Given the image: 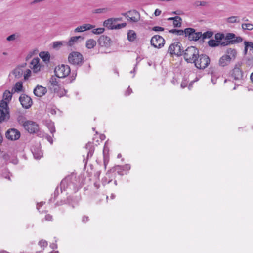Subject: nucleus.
Wrapping results in <instances>:
<instances>
[{"label": "nucleus", "mask_w": 253, "mask_h": 253, "mask_svg": "<svg viewBox=\"0 0 253 253\" xmlns=\"http://www.w3.org/2000/svg\"><path fill=\"white\" fill-rule=\"evenodd\" d=\"M199 51L195 46L188 47L183 51V56L184 60L190 63H194L199 57Z\"/></svg>", "instance_id": "1"}, {"label": "nucleus", "mask_w": 253, "mask_h": 253, "mask_svg": "<svg viewBox=\"0 0 253 253\" xmlns=\"http://www.w3.org/2000/svg\"><path fill=\"white\" fill-rule=\"evenodd\" d=\"M68 61L71 64L79 67L82 66L84 62L83 55L77 51H72L69 53Z\"/></svg>", "instance_id": "2"}, {"label": "nucleus", "mask_w": 253, "mask_h": 253, "mask_svg": "<svg viewBox=\"0 0 253 253\" xmlns=\"http://www.w3.org/2000/svg\"><path fill=\"white\" fill-rule=\"evenodd\" d=\"M10 110L5 101H0V123L7 121L10 119Z\"/></svg>", "instance_id": "3"}, {"label": "nucleus", "mask_w": 253, "mask_h": 253, "mask_svg": "<svg viewBox=\"0 0 253 253\" xmlns=\"http://www.w3.org/2000/svg\"><path fill=\"white\" fill-rule=\"evenodd\" d=\"M56 77V76H52L50 78L49 80L51 86L50 89L53 90L54 92L56 93L59 97H62L66 94V91L59 87L58 81Z\"/></svg>", "instance_id": "4"}, {"label": "nucleus", "mask_w": 253, "mask_h": 253, "mask_svg": "<svg viewBox=\"0 0 253 253\" xmlns=\"http://www.w3.org/2000/svg\"><path fill=\"white\" fill-rule=\"evenodd\" d=\"M210 59L205 54L199 55L197 60L194 63L195 67L198 69H204L209 65Z\"/></svg>", "instance_id": "5"}, {"label": "nucleus", "mask_w": 253, "mask_h": 253, "mask_svg": "<svg viewBox=\"0 0 253 253\" xmlns=\"http://www.w3.org/2000/svg\"><path fill=\"white\" fill-rule=\"evenodd\" d=\"M71 72L70 67L68 65L62 64L54 69L55 76L58 78H65Z\"/></svg>", "instance_id": "6"}, {"label": "nucleus", "mask_w": 253, "mask_h": 253, "mask_svg": "<svg viewBox=\"0 0 253 253\" xmlns=\"http://www.w3.org/2000/svg\"><path fill=\"white\" fill-rule=\"evenodd\" d=\"M183 48L181 43L179 42H175L170 44L168 49V52L171 55H175L177 56H180L183 54Z\"/></svg>", "instance_id": "7"}, {"label": "nucleus", "mask_w": 253, "mask_h": 253, "mask_svg": "<svg viewBox=\"0 0 253 253\" xmlns=\"http://www.w3.org/2000/svg\"><path fill=\"white\" fill-rule=\"evenodd\" d=\"M23 126L30 133H38L39 132V125L34 122L26 121L24 123Z\"/></svg>", "instance_id": "8"}, {"label": "nucleus", "mask_w": 253, "mask_h": 253, "mask_svg": "<svg viewBox=\"0 0 253 253\" xmlns=\"http://www.w3.org/2000/svg\"><path fill=\"white\" fill-rule=\"evenodd\" d=\"M124 15L127 20L132 22H137L140 20V14L138 12L135 10L129 11L126 13L122 14Z\"/></svg>", "instance_id": "9"}, {"label": "nucleus", "mask_w": 253, "mask_h": 253, "mask_svg": "<svg viewBox=\"0 0 253 253\" xmlns=\"http://www.w3.org/2000/svg\"><path fill=\"white\" fill-rule=\"evenodd\" d=\"M151 44L155 48H160L164 45L165 40L160 35H155L151 38Z\"/></svg>", "instance_id": "10"}, {"label": "nucleus", "mask_w": 253, "mask_h": 253, "mask_svg": "<svg viewBox=\"0 0 253 253\" xmlns=\"http://www.w3.org/2000/svg\"><path fill=\"white\" fill-rule=\"evenodd\" d=\"M20 136V131L15 128H10L5 133L6 138L12 141L18 140Z\"/></svg>", "instance_id": "11"}, {"label": "nucleus", "mask_w": 253, "mask_h": 253, "mask_svg": "<svg viewBox=\"0 0 253 253\" xmlns=\"http://www.w3.org/2000/svg\"><path fill=\"white\" fill-rule=\"evenodd\" d=\"M19 100L22 106L25 109H29L33 104L32 99L25 94H22L19 98Z\"/></svg>", "instance_id": "12"}, {"label": "nucleus", "mask_w": 253, "mask_h": 253, "mask_svg": "<svg viewBox=\"0 0 253 253\" xmlns=\"http://www.w3.org/2000/svg\"><path fill=\"white\" fill-rule=\"evenodd\" d=\"M239 63L235 65L234 69L231 71V76L235 80H240L243 78V72L240 68Z\"/></svg>", "instance_id": "13"}, {"label": "nucleus", "mask_w": 253, "mask_h": 253, "mask_svg": "<svg viewBox=\"0 0 253 253\" xmlns=\"http://www.w3.org/2000/svg\"><path fill=\"white\" fill-rule=\"evenodd\" d=\"M98 42L99 45L102 47H109L111 44L112 41L109 37L102 35L98 39Z\"/></svg>", "instance_id": "14"}, {"label": "nucleus", "mask_w": 253, "mask_h": 253, "mask_svg": "<svg viewBox=\"0 0 253 253\" xmlns=\"http://www.w3.org/2000/svg\"><path fill=\"white\" fill-rule=\"evenodd\" d=\"M84 37L81 36H73L70 38L68 42H66L68 46L72 47L78 42L83 41Z\"/></svg>", "instance_id": "15"}, {"label": "nucleus", "mask_w": 253, "mask_h": 253, "mask_svg": "<svg viewBox=\"0 0 253 253\" xmlns=\"http://www.w3.org/2000/svg\"><path fill=\"white\" fill-rule=\"evenodd\" d=\"M33 92L36 96L42 97L47 92V89L46 87L38 85L34 89Z\"/></svg>", "instance_id": "16"}, {"label": "nucleus", "mask_w": 253, "mask_h": 253, "mask_svg": "<svg viewBox=\"0 0 253 253\" xmlns=\"http://www.w3.org/2000/svg\"><path fill=\"white\" fill-rule=\"evenodd\" d=\"M40 59L38 57L34 58L30 62V67L33 72L37 73L40 70L41 66L39 64Z\"/></svg>", "instance_id": "17"}, {"label": "nucleus", "mask_w": 253, "mask_h": 253, "mask_svg": "<svg viewBox=\"0 0 253 253\" xmlns=\"http://www.w3.org/2000/svg\"><path fill=\"white\" fill-rule=\"evenodd\" d=\"M232 57L228 55H223L219 60V65L220 66L224 67L227 66L231 61Z\"/></svg>", "instance_id": "18"}, {"label": "nucleus", "mask_w": 253, "mask_h": 253, "mask_svg": "<svg viewBox=\"0 0 253 253\" xmlns=\"http://www.w3.org/2000/svg\"><path fill=\"white\" fill-rule=\"evenodd\" d=\"M95 26L90 24H84L82 26H78L76 28H75L74 30V32L75 33L82 32L86 30H90L93 28Z\"/></svg>", "instance_id": "19"}, {"label": "nucleus", "mask_w": 253, "mask_h": 253, "mask_svg": "<svg viewBox=\"0 0 253 253\" xmlns=\"http://www.w3.org/2000/svg\"><path fill=\"white\" fill-rule=\"evenodd\" d=\"M13 93L12 91L10 92L8 90H5L3 93L2 100L1 101H5L8 104V103L11 100Z\"/></svg>", "instance_id": "20"}, {"label": "nucleus", "mask_w": 253, "mask_h": 253, "mask_svg": "<svg viewBox=\"0 0 253 253\" xmlns=\"http://www.w3.org/2000/svg\"><path fill=\"white\" fill-rule=\"evenodd\" d=\"M236 37V35L234 33H227L226 36L225 35V42H223L222 43H221L222 44V46H226L227 45H229L230 44H225L226 43H228L229 41H231L233 40Z\"/></svg>", "instance_id": "21"}, {"label": "nucleus", "mask_w": 253, "mask_h": 253, "mask_svg": "<svg viewBox=\"0 0 253 253\" xmlns=\"http://www.w3.org/2000/svg\"><path fill=\"white\" fill-rule=\"evenodd\" d=\"M31 150L35 159H39L42 156V153L39 147H33Z\"/></svg>", "instance_id": "22"}, {"label": "nucleus", "mask_w": 253, "mask_h": 253, "mask_svg": "<svg viewBox=\"0 0 253 253\" xmlns=\"http://www.w3.org/2000/svg\"><path fill=\"white\" fill-rule=\"evenodd\" d=\"M85 149L88 150L87 158L91 157L94 153V147L91 143L88 142L86 144Z\"/></svg>", "instance_id": "23"}, {"label": "nucleus", "mask_w": 253, "mask_h": 253, "mask_svg": "<svg viewBox=\"0 0 253 253\" xmlns=\"http://www.w3.org/2000/svg\"><path fill=\"white\" fill-rule=\"evenodd\" d=\"M23 89V84L21 82H17L14 86L12 88L11 91L14 92H19L22 91Z\"/></svg>", "instance_id": "24"}, {"label": "nucleus", "mask_w": 253, "mask_h": 253, "mask_svg": "<svg viewBox=\"0 0 253 253\" xmlns=\"http://www.w3.org/2000/svg\"><path fill=\"white\" fill-rule=\"evenodd\" d=\"M183 35H185V37H188L190 40L192 37V33L195 32V29L192 28H187L183 31Z\"/></svg>", "instance_id": "25"}, {"label": "nucleus", "mask_w": 253, "mask_h": 253, "mask_svg": "<svg viewBox=\"0 0 253 253\" xmlns=\"http://www.w3.org/2000/svg\"><path fill=\"white\" fill-rule=\"evenodd\" d=\"M114 23V21H113L112 18H109L107 20H106L103 22V26L107 27L109 29H114V27L115 25H113Z\"/></svg>", "instance_id": "26"}, {"label": "nucleus", "mask_w": 253, "mask_h": 253, "mask_svg": "<svg viewBox=\"0 0 253 253\" xmlns=\"http://www.w3.org/2000/svg\"><path fill=\"white\" fill-rule=\"evenodd\" d=\"M96 45V42L95 40L92 39L88 40L86 42L85 46L88 49H92L94 48Z\"/></svg>", "instance_id": "27"}, {"label": "nucleus", "mask_w": 253, "mask_h": 253, "mask_svg": "<svg viewBox=\"0 0 253 253\" xmlns=\"http://www.w3.org/2000/svg\"><path fill=\"white\" fill-rule=\"evenodd\" d=\"M40 57L45 62H49L50 60V55L47 52H41L39 54Z\"/></svg>", "instance_id": "28"}, {"label": "nucleus", "mask_w": 253, "mask_h": 253, "mask_svg": "<svg viewBox=\"0 0 253 253\" xmlns=\"http://www.w3.org/2000/svg\"><path fill=\"white\" fill-rule=\"evenodd\" d=\"M136 38V34L133 30H129L127 33V39L130 42H133Z\"/></svg>", "instance_id": "29"}, {"label": "nucleus", "mask_w": 253, "mask_h": 253, "mask_svg": "<svg viewBox=\"0 0 253 253\" xmlns=\"http://www.w3.org/2000/svg\"><path fill=\"white\" fill-rule=\"evenodd\" d=\"M12 73L14 75L15 78H20L23 73V71L21 68L17 67L13 71Z\"/></svg>", "instance_id": "30"}, {"label": "nucleus", "mask_w": 253, "mask_h": 253, "mask_svg": "<svg viewBox=\"0 0 253 253\" xmlns=\"http://www.w3.org/2000/svg\"><path fill=\"white\" fill-rule=\"evenodd\" d=\"M215 40L219 43H222L223 40H225V35L223 33H218L215 35Z\"/></svg>", "instance_id": "31"}, {"label": "nucleus", "mask_w": 253, "mask_h": 253, "mask_svg": "<svg viewBox=\"0 0 253 253\" xmlns=\"http://www.w3.org/2000/svg\"><path fill=\"white\" fill-rule=\"evenodd\" d=\"M46 125L51 133L53 134L54 132H55V128L53 122L51 121H48L46 122Z\"/></svg>", "instance_id": "32"}, {"label": "nucleus", "mask_w": 253, "mask_h": 253, "mask_svg": "<svg viewBox=\"0 0 253 253\" xmlns=\"http://www.w3.org/2000/svg\"><path fill=\"white\" fill-rule=\"evenodd\" d=\"M208 45L211 47H216L219 46H222L221 43H218L215 40H210L208 42Z\"/></svg>", "instance_id": "33"}, {"label": "nucleus", "mask_w": 253, "mask_h": 253, "mask_svg": "<svg viewBox=\"0 0 253 253\" xmlns=\"http://www.w3.org/2000/svg\"><path fill=\"white\" fill-rule=\"evenodd\" d=\"M192 37L191 38L190 41H198L202 37V33L201 32H196L195 31L194 32L192 33V35H191Z\"/></svg>", "instance_id": "34"}, {"label": "nucleus", "mask_w": 253, "mask_h": 253, "mask_svg": "<svg viewBox=\"0 0 253 253\" xmlns=\"http://www.w3.org/2000/svg\"><path fill=\"white\" fill-rule=\"evenodd\" d=\"M243 39L241 37L236 36L235 38L231 41H229L228 43H226L225 44H234L236 43H241L243 41Z\"/></svg>", "instance_id": "35"}, {"label": "nucleus", "mask_w": 253, "mask_h": 253, "mask_svg": "<svg viewBox=\"0 0 253 253\" xmlns=\"http://www.w3.org/2000/svg\"><path fill=\"white\" fill-rule=\"evenodd\" d=\"M226 21L230 24L239 23L240 20L237 16H231L226 19Z\"/></svg>", "instance_id": "36"}, {"label": "nucleus", "mask_w": 253, "mask_h": 253, "mask_svg": "<svg viewBox=\"0 0 253 253\" xmlns=\"http://www.w3.org/2000/svg\"><path fill=\"white\" fill-rule=\"evenodd\" d=\"M227 55H230L232 57V60L234 59L236 55V51L234 49L228 48L226 51Z\"/></svg>", "instance_id": "37"}, {"label": "nucleus", "mask_w": 253, "mask_h": 253, "mask_svg": "<svg viewBox=\"0 0 253 253\" xmlns=\"http://www.w3.org/2000/svg\"><path fill=\"white\" fill-rule=\"evenodd\" d=\"M213 35V32L212 31H206L204 32L203 34H202L201 38L203 39H205L207 38H210Z\"/></svg>", "instance_id": "38"}, {"label": "nucleus", "mask_w": 253, "mask_h": 253, "mask_svg": "<svg viewBox=\"0 0 253 253\" xmlns=\"http://www.w3.org/2000/svg\"><path fill=\"white\" fill-rule=\"evenodd\" d=\"M242 28L243 30L250 31L253 29V25L251 23H243L242 24Z\"/></svg>", "instance_id": "39"}, {"label": "nucleus", "mask_w": 253, "mask_h": 253, "mask_svg": "<svg viewBox=\"0 0 253 253\" xmlns=\"http://www.w3.org/2000/svg\"><path fill=\"white\" fill-rule=\"evenodd\" d=\"M64 43H66L64 41H56L54 42L53 43V48L56 49L60 48L62 45H63Z\"/></svg>", "instance_id": "40"}, {"label": "nucleus", "mask_w": 253, "mask_h": 253, "mask_svg": "<svg viewBox=\"0 0 253 253\" xmlns=\"http://www.w3.org/2000/svg\"><path fill=\"white\" fill-rule=\"evenodd\" d=\"M183 30L177 29H171L169 31V33H172L177 35H183Z\"/></svg>", "instance_id": "41"}, {"label": "nucleus", "mask_w": 253, "mask_h": 253, "mask_svg": "<svg viewBox=\"0 0 253 253\" xmlns=\"http://www.w3.org/2000/svg\"><path fill=\"white\" fill-rule=\"evenodd\" d=\"M207 2L206 1H196L193 3V5L195 7H198L200 6H205L207 5Z\"/></svg>", "instance_id": "42"}, {"label": "nucleus", "mask_w": 253, "mask_h": 253, "mask_svg": "<svg viewBox=\"0 0 253 253\" xmlns=\"http://www.w3.org/2000/svg\"><path fill=\"white\" fill-rule=\"evenodd\" d=\"M105 29L104 28H98L96 29H94L92 32L94 34H100L104 31Z\"/></svg>", "instance_id": "43"}, {"label": "nucleus", "mask_w": 253, "mask_h": 253, "mask_svg": "<svg viewBox=\"0 0 253 253\" xmlns=\"http://www.w3.org/2000/svg\"><path fill=\"white\" fill-rule=\"evenodd\" d=\"M182 19L180 17V19H175L173 21V24L174 27H180L181 26Z\"/></svg>", "instance_id": "44"}, {"label": "nucleus", "mask_w": 253, "mask_h": 253, "mask_svg": "<svg viewBox=\"0 0 253 253\" xmlns=\"http://www.w3.org/2000/svg\"><path fill=\"white\" fill-rule=\"evenodd\" d=\"M108 11V9L106 8H98L94 10V13H106Z\"/></svg>", "instance_id": "45"}, {"label": "nucleus", "mask_w": 253, "mask_h": 253, "mask_svg": "<svg viewBox=\"0 0 253 253\" xmlns=\"http://www.w3.org/2000/svg\"><path fill=\"white\" fill-rule=\"evenodd\" d=\"M115 168H120L122 170H125V169L129 170L130 169V165L129 164H126V165H125L124 166H122L117 165V166H115Z\"/></svg>", "instance_id": "46"}, {"label": "nucleus", "mask_w": 253, "mask_h": 253, "mask_svg": "<svg viewBox=\"0 0 253 253\" xmlns=\"http://www.w3.org/2000/svg\"><path fill=\"white\" fill-rule=\"evenodd\" d=\"M126 23H122L121 24H118L117 25H115L114 29H120L122 28L125 27L126 26Z\"/></svg>", "instance_id": "47"}, {"label": "nucleus", "mask_w": 253, "mask_h": 253, "mask_svg": "<svg viewBox=\"0 0 253 253\" xmlns=\"http://www.w3.org/2000/svg\"><path fill=\"white\" fill-rule=\"evenodd\" d=\"M31 71L30 69H27L24 75V78L26 80L31 76Z\"/></svg>", "instance_id": "48"}, {"label": "nucleus", "mask_w": 253, "mask_h": 253, "mask_svg": "<svg viewBox=\"0 0 253 253\" xmlns=\"http://www.w3.org/2000/svg\"><path fill=\"white\" fill-rule=\"evenodd\" d=\"M16 39V35L15 34H13L9 36H8L6 38V40L8 41H14Z\"/></svg>", "instance_id": "49"}, {"label": "nucleus", "mask_w": 253, "mask_h": 253, "mask_svg": "<svg viewBox=\"0 0 253 253\" xmlns=\"http://www.w3.org/2000/svg\"><path fill=\"white\" fill-rule=\"evenodd\" d=\"M152 30L156 32L163 31L164 30V28L160 26H155L152 28Z\"/></svg>", "instance_id": "50"}, {"label": "nucleus", "mask_w": 253, "mask_h": 253, "mask_svg": "<svg viewBox=\"0 0 253 253\" xmlns=\"http://www.w3.org/2000/svg\"><path fill=\"white\" fill-rule=\"evenodd\" d=\"M188 82V81H187V80H183L181 84V87L182 88H184L185 87H186L187 85Z\"/></svg>", "instance_id": "51"}, {"label": "nucleus", "mask_w": 253, "mask_h": 253, "mask_svg": "<svg viewBox=\"0 0 253 253\" xmlns=\"http://www.w3.org/2000/svg\"><path fill=\"white\" fill-rule=\"evenodd\" d=\"M39 245L42 247H45L47 246V242L45 240H41L39 242Z\"/></svg>", "instance_id": "52"}, {"label": "nucleus", "mask_w": 253, "mask_h": 253, "mask_svg": "<svg viewBox=\"0 0 253 253\" xmlns=\"http://www.w3.org/2000/svg\"><path fill=\"white\" fill-rule=\"evenodd\" d=\"M248 42H247V41H245L244 42L245 48H244V53L245 55H246L247 53L248 49L249 48V45H248Z\"/></svg>", "instance_id": "53"}, {"label": "nucleus", "mask_w": 253, "mask_h": 253, "mask_svg": "<svg viewBox=\"0 0 253 253\" xmlns=\"http://www.w3.org/2000/svg\"><path fill=\"white\" fill-rule=\"evenodd\" d=\"M132 92V90L131 88H130V87L129 86L128 87V88L127 89V90H126V91L125 92V95L126 96H128V95H130Z\"/></svg>", "instance_id": "54"}, {"label": "nucleus", "mask_w": 253, "mask_h": 253, "mask_svg": "<svg viewBox=\"0 0 253 253\" xmlns=\"http://www.w3.org/2000/svg\"><path fill=\"white\" fill-rule=\"evenodd\" d=\"M248 42L249 47L250 48V50L253 53V42Z\"/></svg>", "instance_id": "55"}, {"label": "nucleus", "mask_w": 253, "mask_h": 253, "mask_svg": "<svg viewBox=\"0 0 253 253\" xmlns=\"http://www.w3.org/2000/svg\"><path fill=\"white\" fill-rule=\"evenodd\" d=\"M175 19H178L179 20L180 19V17L176 16L174 17H170L168 19V20L171 21L173 20L174 21Z\"/></svg>", "instance_id": "56"}, {"label": "nucleus", "mask_w": 253, "mask_h": 253, "mask_svg": "<svg viewBox=\"0 0 253 253\" xmlns=\"http://www.w3.org/2000/svg\"><path fill=\"white\" fill-rule=\"evenodd\" d=\"M45 219L47 221H51L52 219V216L50 214H47L45 216Z\"/></svg>", "instance_id": "57"}, {"label": "nucleus", "mask_w": 253, "mask_h": 253, "mask_svg": "<svg viewBox=\"0 0 253 253\" xmlns=\"http://www.w3.org/2000/svg\"><path fill=\"white\" fill-rule=\"evenodd\" d=\"M161 13V11L158 9H156L155 11L154 14L156 16L160 15Z\"/></svg>", "instance_id": "58"}, {"label": "nucleus", "mask_w": 253, "mask_h": 253, "mask_svg": "<svg viewBox=\"0 0 253 253\" xmlns=\"http://www.w3.org/2000/svg\"><path fill=\"white\" fill-rule=\"evenodd\" d=\"M46 139H47V140L51 143V144H52L53 143V140H52V137L49 136V135H47L46 137Z\"/></svg>", "instance_id": "59"}, {"label": "nucleus", "mask_w": 253, "mask_h": 253, "mask_svg": "<svg viewBox=\"0 0 253 253\" xmlns=\"http://www.w3.org/2000/svg\"><path fill=\"white\" fill-rule=\"evenodd\" d=\"M66 183V180L64 179L61 182V190L62 191V187L65 186V184Z\"/></svg>", "instance_id": "60"}, {"label": "nucleus", "mask_w": 253, "mask_h": 253, "mask_svg": "<svg viewBox=\"0 0 253 253\" xmlns=\"http://www.w3.org/2000/svg\"><path fill=\"white\" fill-rule=\"evenodd\" d=\"M112 19L113 21H114V23L116 22L117 21L122 20V18H112Z\"/></svg>", "instance_id": "61"}, {"label": "nucleus", "mask_w": 253, "mask_h": 253, "mask_svg": "<svg viewBox=\"0 0 253 253\" xmlns=\"http://www.w3.org/2000/svg\"><path fill=\"white\" fill-rule=\"evenodd\" d=\"M50 247L52 248V249H56L57 248V244H54V243H53V244H51L50 245Z\"/></svg>", "instance_id": "62"}, {"label": "nucleus", "mask_w": 253, "mask_h": 253, "mask_svg": "<svg viewBox=\"0 0 253 253\" xmlns=\"http://www.w3.org/2000/svg\"><path fill=\"white\" fill-rule=\"evenodd\" d=\"M88 220V217L87 216H84L82 219V221L84 222H85Z\"/></svg>", "instance_id": "63"}, {"label": "nucleus", "mask_w": 253, "mask_h": 253, "mask_svg": "<svg viewBox=\"0 0 253 253\" xmlns=\"http://www.w3.org/2000/svg\"><path fill=\"white\" fill-rule=\"evenodd\" d=\"M250 79L251 80L252 83L253 84V72L250 75Z\"/></svg>", "instance_id": "64"}]
</instances>
